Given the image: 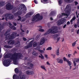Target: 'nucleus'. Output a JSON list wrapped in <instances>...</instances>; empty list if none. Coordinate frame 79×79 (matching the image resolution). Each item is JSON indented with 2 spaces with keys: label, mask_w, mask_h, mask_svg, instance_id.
Returning a JSON list of instances; mask_svg holds the SVG:
<instances>
[{
  "label": "nucleus",
  "mask_w": 79,
  "mask_h": 79,
  "mask_svg": "<svg viewBox=\"0 0 79 79\" xmlns=\"http://www.w3.org/2000/svg\"><path fill=\"white\" fill-rule=\"evenodd\" d=\"M52 48V47H49L46 49V50H51Z\"/></svg>",
  "instance_id": "f704fd0d"
},
{
  "label": "nucleus",
  "mask_w": 79,
  "mask_h": 79,
  "mask_svg": "<svg viewBox=\"0 0 79 79\" xmlns=\"http://www.w3.org/2000/svg\"><path fill=\"white\" fill-rule=\"evenodd\" d=\"M75 60H74L73 62L74 66H76V62H75Z\"/></svg>",
  "instance_id": "09e8293b"
},
{
  "label": "nucleus",
  "mask_w": 79,
  "mask_h": 79,
  "mask_svg": "<svg viewBox=\"0 0 79 79\" xmlns=\"http://www.w3.org/2000/svg\"><path fill=\"white\" fill-rule=\"evenodd\" d=\"M76 18V16H74L73 18H72V19L73 21H75V19Z\"/></svg>",
  "instance_id": "de8ad7c7"
},
{
  "label": "nucleus",
  "mask_w": 79,
  "mask_h": 79,
  "mask_svg": "<svg viewBox=\"0 0 79 79\" xmlns=\"http://www.w3.org/2000/svg\"><path fill=\"white\" fill-rule=\"evenodd\" d=\"M33 64L31 63L30 64V67H31V68H32V67H33Z\"/></svg>",
  "instance_id": "6e6d98bb"
},
{
  "label": "nucleus",
  "mask_w": 79,
  "mask_h": 79,
  "mask_svg": "<svg viewBox=\"0 0 79 79\" xmlns=\"http://www.w3.org/2000/svg\"><path fill=\"white\" fill-rule=\"evenodd\" d=\"M58 31V29H57V27L56 26L52 27V28L49 29L48 30L47 32H46L44 34V35H48V34H56L57 32Z\"/></svg>",
  "instance_id": "f03ea898"
},
{
  "label": "nucleus",
  "mask_w": 79,
  "mask_h": 79,
  "mask_svg": "<svg viewBox=\"0 0 79 79\" xmlns=\"http://www.w3.org/2000/svg\"><path fill=\"white\" fill-rule=\"evenodd\" d=\"M75 45H76V42L73 43L72 44L73 47H74V46H75Z\"/></svg>",
  "instance_id": "864d4df0"
},
{
  "label": "nucleus",
  "mask_w": 79,
  "mask_h": 79,
  "mask_svg": "<svg viewBox=\"0 0 79 79\" xmlns=\"http://www.w3.org/2000/svg\"><path fill=\"white\" fill-rule=\"evenodd\" d=\"M22 12H23V10L21 11L20 10L17 12L19 15H22Z\"/></svg>",
  "instance_id": "4be33fe9"
},
{
  "label": "nucleus",
  "mask_w": 79,
  "mask_h": 79,
  "mask_svg": "<svg viewBox=\"0 0 79 79\" xmlns=\"http://www.w3.org/2000/svg\"><path fill=\"white\" fill-rule=\"evenodd\" d=\"M58 2L59 5H61V4L63 3V0H59L58 1Z\"/></svg>",
  "instance_id": "7c9ffc66"
},
{
  "label": "nucleus",
  "mask_w": 79,
  "mask_h": 79,
  "mask_svg": "<svg viewBox=\"0 0 79 79\" xmlns=\"http://www.w3.org/2000/svg\"><path fill=\"white\" fill-rule=\"evenodd\" d=\"M18 18H19V19H17V20L18 21H20V20H21V16H18Z\"/></svg>",
  "instance_id": "ea45409f"
},
{
  "label": "nucleus",
  "mask_w": 79,
  "mask_h": 79,
  "mask_svg": "<svg viewBox=\"0 0 79 79\" xmlns=\"http://www.w3.org/2000/svg\"><path fill=\"white\" fill-rule=\"evenodd\" d=\"M16 35H17V33L14 32L10 35H9L8 37L6 36L5 38L6 39H8V40L13 39H14V37H15V36H16Z\"/></svg>",
  "instance_id": "39448f33"
},
{
  "label": "nucleus",
  "mask_w": 79,
  "mask_h": 79,
  "mask_svg": "<svg viewBox=\"0 0 79 79\" xmlns=\"http://www.w3.org/2000/svg\"><path fill=\"white\" fill-rule=\"evenodd\" d=\"M20 79H25V77L24 76H22L20 77Z\"/></svg>",
  "instance_id": "a18cd8bd"
},
{
  "label": "nucleus",
  "mask_w": 79,
  "mask_h": 79,
  "mask_svg": "<svg viewBox=\"0 0 79 79\" xmlns=\"http://www.w3.org/2000/svg\"><path fill=\"white\" fill-rule=\"evenodd\" d=\"M57 23L59 25H61V24H63V23L61 21V19H60L59 20V21H58L57 22Z\"/></svg>",
  "instance_id": "ddd939ff"
},
{
  "label": "nucleus",
  "mask_w": 79,
  "mask_h": 79,
  "mask_svg": "<svg viewBox=\"0 0 79 79\" xmlns=\"http://www.w3.org/2000/svg\"><path fill=\"white\" fill-rule=\"evenodd\" d=\"M46 64H47L48 65H50V63H49L48 61L47 62Z\"/></svg>",
  "instance_id": "052dcab7"
},
{
  "label": "nucleus",
  "mask_w": 79,
  "mask_h": 79,
  "mask_svg": "<svg viewBox=\"0 0 79 79\" xmlns=\"http://www.w3.org/2000/svg\"><path fill=\"white\" fill-rule=\"evenodd\" d=\"M33 15V12H31L27 13L25 15L26 18H28V17H30V16Z\"/></svg>",
  "instance_id": "6e6552de"
},
{
  "label": "nucleus",
  "mask_w": 79,
  "mask_h": 79,
  "mask_svg": "<svg viewBox=\"0 0 79 79\" xmlns=\"http://www.w3.org/2000/svg\"><path fill=\"white\" fill-rule=\"evenodd\" d=\"M39 37H40V36L39 35H37L36 37V40H38V39H39Z\"/></svg>",
  "instance_id": "8fccbe9b"
},
{
  "label": "nucleus",
  "mask_w": 79,
  "mask_h": 79,
  "mask_svg": "<svg viewBox=\"0 0 79 79\" xmlns=\"http://www.w3.org/2000/svg\"><path fill=\"white\" fill-rule=\"evenodd\" d=\"M14 25V26H16V25H17V24H16V23H13Z\"/></svg>",
  "instance_id": "338daca9"
},
{
  "label": "nucleus",
  "mask_w": 79,
  "mask_h": 79,
  "mask_svg": "<svg viewBox=\"0 0 79 79\" xmlns=\"http://www.w3.org/2000/svg\"><path fill=\"white\" fill-rule=\"evenodd\" d=\"M74 27H75L76 28H77V25L76 24H75L74 25Z\"/></svg>",
  "instance_id": "69168bd1"
},
{
  "label": "nucleus",
  "mask_w": 79,
  "mask_h": 79,
  "mask_svg": "<svg viewBox=\"0 0 79 79\" xmlns=\"http://www.w3.org/2000/svg\"><path fill=\"white\" fill-rule=\"evenodd\" d=\"M74 60L75 61V62L77 63V62L79 61V59L74 58Z\"/></svg>",
  "instance_id": "473e14b6"
},
{
  "label": "nucleus",
  "mask_w": 79,
  "mask_h": 79,
  "mask_svg": "<svg viewBox=\"0 0 79 79\" xmlns=\"http://www.w3.org/2000/svg\"><path fill=\"white\" fill-rule=\"evenodd\" d=\"M59 48H58L57 49L56 54L57 56H59L60 55V52H59Z\"/></svg>",
  "instance_id": "aec40b11"
},
{
  "label": "nucleus",
  "mask_w": 79,
  "mask_h": 79,
  "mask_svg": "<svg viewBox=\"0 0 79 79\" xmlns=\"http://www.w3.org/2000/svg\"><path fill=\"white\" fill-rule=\"evenodd\" d=\"M71 56H73V55H72V54H69L68 55V56L69 58H71Z\"/></svg>",
  "instance_id": "3c124183"
},
{
  "label": "nucleus",
  "mask_w": 79,
  "mask_h": 79,
  "mask_svg": "<svg viewBox=\"0 0 79 79\" xmlns=\"http://www.w3.org/2000/svg\"><path fill=\"white\" fill-rule=\"evenodd\" d=\"M24 48L25 49H27L28 48H29V47L28 45H27V46H25L24 47Z\"/></svg>",
  "instance_id": "4c0bfd02"
},
{
  "label": "nucleus",
  "mask_w": 79,
  "mask_h": 79,
  "mask_svg": "<svg viewBox=\"0 0 79 79\" xmlns=\"http://www.w3.org/2000/svg\"><path fill=\"white\" fill-rule=\"evenodd\" d=\"M13 79H17L19 78V76L15 75V74H14L13 76Z\"/></svg>",
  "instance_id": "f8f14e48"
},
{
  "label": "nucleus",
  "mask_w": 79,
  "mask_h": 79,
  "mask_svg": "<svg viewBox=\"0 0 79 79\" xmlns=\"http://www.w3.org/2000/svg\"><path fill=\"white\" fill-rule=\"evenodd\" d=\"M70 24V22H69V21L67 22V25H69Z\"/></svg>",
  "instance_id": "e2e57ef3"
},
{
  "label": "nucleus",
  "mask_w": 79,
  "mask_h": 79,
  "mask_svg": "<svg viewBox=\"0 0 79 79\" xmlns=\"http://www.w3.org/2000/svg\"><path fill=\"white\" fill-rule=\"evenodd\" d=\"M27 61H30L31 62H32V59H31V58H29V59H28Z\"/></svg>",
  "instance_id": "49530a36"
},
{
  "label": "nucleus",
  "mask_w": 79,
  "mask_h": 79,
  "mask_svg": "<svg viewBox=\"0 0 79 79\" xmlns=\"http://www.w3.org/2000/svg\"><path fill=\"white\" fill-rule=\"evenodd\" d=\"M48 0H43L44 3H45V2H47Z\"/></svg>",
  "instance_id": "bf43d9fd"
},
{
  "label": "nucleus",
  "mask_w": 79,
  "mask_h": 79,
  "mask_svg": "<svg viewBox=\"0 0 79 79\" xmlns=\"http://www.w3.org/2000/svg\"><path fill=\"white\" fill-rule=\"evenodd\" d=\"M34 2L36 4H37V1H36V0H34Z\"/></svg>",
  "instance_id": "680f3d73"
},
{
  "label": "nucleus",
  "mask_w": 79,
  "mask_h": 79,
  "mask_svg": "<svg viewBox=\"0 0 79 79\" xmlns=\"http://www.w3.org/2000/svg\"><path fill=\"white\" fill-rule=\"evenodd\" d=\"M11 40H9L8 41H7V43L8 45H10V43H11Z\"/></svg>",
  "instance_id": "c03bdc74"
},
{
  "label": "nucleus",
  "mask_w": 79,
  "mask_h": 79,
  "mask_svg": "<svg viewBox=\"0 0 79 79\" xmlns=\"http://www.w3.org/2000/svg\"><path fill=\"white\" fill-rule=\"evenodd\" d=\"M40 55L41 56H39V57L42 60H44V57L43 56L42 54H41Z\"/></svg>",
  "instance_id": "412c9836"
},
{
  "label": "nucleus",
  "mask_w": 79,
  "mask_h": 79,
  "mask_svg": "<svg viewBox=\"0 0 79 79\" xmlns=\"http://www.w3.org/2000/svg\"><path fill=\"white\" fill-rule=\"evenodd\" d=\"M4 47L5 48H12V47L10 46H9L8 45H6L4 46Z\"/></svg>",
  "instance_id": "2eb2a0df"
},
{
  "label": "nucleus",
  "mask_w": 79,
  "mask_h": 79,
  "mask_svg": "<svg viewBox=\"0 0 79 79\" xmlns=\"http://www.w3.org/2000/svg\"><path fill=\"white\" fill-rule=\"evenodd\" d=\"M69 8V6L67 5L66 6V7L65 8V9H66V10L67 9H68V8Z\"/></svg>",
  "instance_id": "4d7b16f0"
},
{
  "label": "nucleus",
  "mask_w": 79,
  "mask_h": 79,
  "mask_svg": "<svg viewBox=\"0 0 79 79\" xmlns=\"http://www.w3.org/2000/svg\"><path fill=\"white\" fill-rule=\"evenodd\" d=\"M60 19L61 20V21L63 24L65 22V19Z\"/></svg>",
  "instance_id": "58836bf2"
},
{
  "label": "nucleus",
  "mask_w": 79,
  "mask_h": 79,
  "mask_svg": "<svg viewBox=\"0 0 79 79\" xmlns=\"http://www.w3.org/2000/svg\"><path fill=\"white\" fill-rule=\"evenodd\" d=\"M15 71L16 73H19V69L18 68H16L15 69Z\"/></svg>",
  "instance_id": "5701e85b"
},
{
  "label": "nucleus",
  "mask_w": 79,
  "mask_h": 79,
  "mask_svg": "<svg viewBox=\"0 0 79 79\" xmlns=\"http://www.w3.org/2000/svg\"><path fill=\"white\" fill-rule=\"evenodd\" d=\"M4 28V26L3 25H1L0 26V32H1V31Z\"/></svg>",
  "instance_id": "a878e982"
},
{
  "label": "nucleus",
  "mask_w": 79,
  "mask_h": 79,
  "mask_svg": "<svg viewBox=\"0 0 79 79\" xmlns=\"http://www.w3.org/2000/svg\"><path fill=\"white\" fill-rule=\"evenodd\" d=\"M24 67V68L26 69H31V68L29 67H28L27 66H25Z\"/></svg>",
  "instance_id": "b1692460"
},
{
  "label": "nucleus",
  "mask_w": 79,
  "mask_h": 79,
  "mask_svg": "<svg viewBox=\"0 0 79 79\" xmlns=\"http://www.w3.org/2000/svg\"><path fill=\"white\" fill-rule=\"evenodd\" d=\"M14 44H15V40H14L12 41L10 43V45H13Z\"/></svg>",
  "instance_id": "c9c22d12"
},
{
  "label": "nucleus",
  "mask_w": 79,
  "mask_h": 79,
  "mask_svg": "<svg viewBox=\"0 0 79 79\" xmlns=\"http://www.w3.org/2000/svg\"><path fill=\"white\" fill-rule=\"evenodd\" d=\"M67 62V63L69 65V66H71V62L70 61H68Z\"/></svg>",
  "instance_id": "2f4dec72"
},
{
  "label": "nucleus",
  "mask_w": 79,
  "mask_h": 79,
  "mask_svg": "<svg viewBox=\"0 0 79 79\" xmlns=\"http://www.w3.org/2000/svg\"><path fill=\"white\" fill-rule=\"evenodd\" d=\"M5 2L4 1H0V6H4V4Z\"/></svg>",
  "instance_id": "4468645a"
},
{
  "label": "nucleus",
  "mask_w": 79,
  "mask_h": 79,
  "mask_svg": "<svg viewBox=\"0 0 79 79\" xmlns=\"http://www.w3.org/2000/svg\"><path fill=\"white\" fill-rule=\"evenodd\" d=\"M23 40L24 41H26V40H27V39L24 37H23Z\"/></svg>",
  "instance_id": "13d9d810"
},
{
  "label": "nucleus",
  "mask_w": 79,
  "mask_h": 79,
  "mask_svg": "<svg viewBox=\"0 0 79 79\" xmlns=\"http://www.w3.org/2000/svg\"><path fill=\"white\" fill-rule=\"evenodd\" d=\"M62 16H68V14H65V13H62Z\"/></svg>",
  "instance_id": "e433bc0d"
},
{
  "label": "nucleus",
  "mask_w": 79,
  "mask_h": 79,
  "mask_svg": "<svg viewBox=\"0 0 79 79\" xmlns=\"http://www.w3.org/2000/svg\"><path fill=\"white\" fill-rule=\"evenodd\" d=\"M40 14L38 13L35 16H34L32 19V21H34L36 19L37 20H36L35 21H40V20H42L43 19V16H40Z\"/></svg>",
  "instance_id": "7ed1b4c3"
},
{
  "label": "nucleus",
  "mask_w": 79,
  "mask_h": 79,
  "mask_svg": "<svg viewBox=\"0 0 79 79\" xmlns=\"http://www.w3.org/2000/svg\"><path fill=\"white\" fill-rule=\"evenodd\" d=\"M5 16H7L8 19H13L14 18L13 15L11 14H6L5 15Z\"/></svg>",
  "instance_id": "0eeeda50"
},
{
  "label": "nucleus",
  "mask_w": 79,
  "mask_h": 79,
  "mask_svg": "<svg viewBox=\"0 0 79 79\" xmlns=\"http://www.w3.org/2000/svg\"><path fill=\"white\" fill-rule=\"evenodd\" d=\"M56 60L57 61V62L58 63H61V64L63 63V61L62 59L58 58Z\"/></svg>",
  "instance_id": "9d476101"
},
{
  "label": "nucleus",
  "mask_w": 79,
  "mask_h": 79,
  "mask_svg": "<svg viewBox=\"0 0 79 79\" xmlns=\"http://www.w3.org/2000/svg\"><path fill=\"white\" fill-rule=\"evenodd\" d=\"M34 72L31 71H28L26 72V74H29L30 75H32V74H34Z\"/></svg>",
  "instance_id": "9b49d317"
},
{
  "label": "nucleus",
  "mask_w": 79,
  "mask_h": 79,
  "mask_svg": "<svg viewBox=\"0 0 79 79\" xmlns=\"http://www.w3.org/2000/svg\"><path fill=\"white\" fill-rule=\"evenodd\" d=\"M8 32V31H6L4 34V35H5V36H7L8 35L7 34Z\"/></svg>",
  "instance_id": "72a5a7b5"
},
{
  "label": "nucleus",
  "mask_w": 79,
  "mask_h": 79,
  "mask_svg": "<svg viewBox=\"0 0 79 79\" xmlns=\"http://www.w3.org/2000/svg\"><path fill=\"white\" fill-rule=\"evenodd\" d=\"M32 42V41H31L29 43V45H28V47L29 48H30V47H32V43H31Z\"/></svg>",
  "instance_id": "f3484780"
},
{
  "label": "nucleus",
  "mask_w": 79,
  "mask_h": 79,
  "mask_svg": "<svg viewBox=\"0 0 79 79\" xmlns=\"http://www.w3.org/2000/svg\"><path fill=\"white\" fill-rule=\"evenodd\" d=\"M74 3H75V5H78V2L77 1H75Z\"/></svg>",
  "instance_id": "5fc2aeb1"
},
{
  "label": "nucleus",
  "mask_w": 79,
  "mask_h": 79,
  "mask_svg": "<svg viewBox=\"0 0 79 79\" xmlns=\"http://www.w3.org/2000/svg\"><path fill=\"white\" fill-rule=\"evenodd\" d=\"M45 39L44 38H41L40 43V45H43V44L45 43Z\"/></svg>",
  "instance_id": "1a4fd4ad"
},
{
  "label": "nucleus",
  "mask_w": 79,
  "mask_h": 79,
  "mask_svg": "<svg viewBox=\"0 0 79 79\" xmlns=\"http://www.w3.org/2000/svg\"><path fill=\"white\" fill-rule=\"evenodd\" d=\"M22 54L20 52L16 53L15 52L13 54L11 53H9L5 55L4 58L6 59H8L7 60L5 59L3 63L5 66H9L10 64V63L11 62V60L13 61L14 64H18V63L16 62V61L18 59L21 58L22 56Z\"/></svg>",
  "instance_id": "f257e3e1"
},
{
  "label": "nucleus",
  "mask_w": 79,
  "mask_h": 79,
  "mask_svg": "<svg viewBox=\"0 0 79 79\" xmlns=\"http://www.w3.org/2000/svg\"><path fill=\"white\" fill-rule=\"evenodd\" d=\"M73 0H64V1L65 2H67V3H68V2L70 3V2H71Z\"/></svg>",
  "instance_id": "bb28decb"
},
{
  "label": "nucleus",
  "mask_w": 79,
  "mask_h": 79,
  "mask_svg": "<svg viewBox=\"0 0 79 79\" xmlns=\"http://www.w3.org/2000/svg\"><path fill=\"white\" fill-rule=\"evenodd\" d=\"M39 52H40L41 53H44V51L43 50H40V49L39 50Z\"/></svg>",
  "instance_id": "79ce46f5"
},
{
  "label": "nucleus",
  "mask_w": 79,
  "mask_h": 79,
  "mask_svg": "<svg viewBox=\"0 0 79 79\" xmlns=\"http://www.w3.org/2000/svg\"><path fill=\"white\" fill-rule=\"evenodd\" d=\"M63 60L64 61H67V62H68L69 61V60L68 59L65 57L63 58Z\"/></svg>",
  "instance_id": "cd10ccee"
},
{
  "label": "nucleus",
  "mask_w": 79,
  "mask_h": 79,
  "mask_svg": "<svg viewBox=\"0 0 79 79\" xmlns=\"http://www.w3.org/2000/svg\"><path fill=\"white\" fill-rule=\"evenodd\" d=\"M19 10H23V13H26L27 11V8L26 7V6L24 4H21L19 5Z\"/></svg>",
  "instance_id": "20e7f679"
},
{
  "label": "nucleus",
  "mask_w": 79,
  "mask_h": 79,
  "mask_svg": "<svg viewBox=\"0 0 79 79\" xmlns=\"http://www.w3.org/2000/svg\"><path fill=\"white\" fill-rule=\"evenodd\" d=\"M39 31L40 32H44L45 31L43 29H40L39 30Z\"/></svg>",
  "instance_id": "a19ab883"
},
{
  "label": "nucleus",
  "mask_w": 79,
  "mask_h": 79,
  "mask_svg": "<svg viewBox=\"0 0 79 79\" xmlns=\"http://www.w3.org/2000/svg\"><path fill=\"white\" fill-rule=\"evenodd\" d=\"M6 9L8 10H12L13 8V6L11 5L10 3H9L6 5Z\"/></svg>",
  "instance_id": "423d86ee"
},
{
  "label": "nucleus",
  "mask_w": 79,
  "mask_h": 79,
  "mask_svg": "<svg viewBox=\"0 0 79 79\" xmlns=\"http://www.w3.org/2000/svg\"><path fill=\"white\" fill-rule=\"evenodd\" d=\"M60 37H59V38H57V41H56V43H57V42H58V41H59V40H60Z\"/></svg>",
  "instance_id": "603ef678"
},
{
  "label": "nucleus",
  "mask_w": 79,
  "mask_h": 79,
  "mask_svg": "<svg viewBox=\"0 0 79 79\" xmlns=\"http://www.w3.org/2000/svg\"><path fill=\"white\" fill-rule=\"evenodd\" d=\"M41 68H42V69H44L45 71H46V69H45V66L44 65H42L41 66Z\"/></svg>",
  "instance_id": "c756f323"
},
{
  "label": "nucleus",
  "mask_w": 79,
  "mask_h": 79,
  "mask_svg": "<svg viewBox=\"0 0 79 79\" xmlns=\"http://www.w3.org/2000/svg\"><path fill=\"white\" fill-rule=\"evenodd\" d=\"M14 15H15V16H18V15H19V14H18V12H17L15 13H14Z\"/></svg>",
  "instance_id": "37998d69"
},
{
  "label": "nucleus",
  "mask_w": 79,
  "mask_h": 79,
  "mask_svg": "<svg viewBox=\"0 0 79 79\" xmlns=\"http://www.w3.org/2000/svg\"><path fill=\"white\" fill-rule=\"evenodd\" d=\"M32 54L33 55H34V56H37V55H38V53H37L35 52V51L33 52L32 53Z\"/></svg>",
  "instance_id": "6ab92c4d"
},
{
  "label": "nucleus",
  "mask_w": 79,
  "mask_h": 79,
  "mask_svg": "<svg viewBox=\"0 0 79 79\" xmlns=\"http://www.w3.org/2000/svg\"><path fill=\"white\" fill-rule=\"evenodd\" d=\"M37 42H35L33 44V47H37Z\"/></svg>",
  "instance_id": "393cba45"
},
{
  "label": "nucleus",
  "mask_w": 79,
  "mask_h": 79,
  "mask_svg": "<svg viewBox=\"0 0 79 79\" xmlns=\"http://www.w3.org/2000/svg\"><path fill=\"white\" fill-rule=\"evenodd\" d=\"M16 44H18V45L16 46L17 47H20V42L19 41H18L16 43Z\"/></svg>",
  "instance_id": "a211bd4d"
},
{
  "label": "nucleus",
  "mask_w": 79,
  "mask_h": 79,
  "mask_svg": "<svg viewBox=\"0 0 79 79\" xmlns=\"http://www.w3.org/2000/svg\"><path fill=\"white\" fill-rule=\"evenodd\" d=\"M11 28L14 31L16 29V28L14 26H12V27H11Z\"/></svg>",
  "instance_id": "c85d7f7f"
},
{
  "label": "nucleus",
  "mask_w": 79,
  "mask_h": 79,
  "mask_svg": "<svg viewBox=\"0 0 79 79\" xmlns=\"http://www.w3.org/2000/svg\"><path fill=\"white\" fill-rule=\"evenodd\" d=\"M55 11H52L50 13L49 16H53V15H55Z\"/></svg>",
  "instance_id": "dca6fc26"
},
{
  "label": "nucleus",
  "mask_w": 79,
  "mask_h": 79,
  "mask_svg": "<svg viewBox=\"0 0 79 79\" xmlns=\"http://www.w3.org/2000/svg\"><path fill=\"white\" fill-rule=\"evenodd\" d=\"M77 34H79V29H78L77 31Z\"/></svg>",
  "instance_id": "774afa93"
},
{
  "label": "nucleus",
  "mask_w": 79,
  "mask_h": 79,
  "mask_svg": "<svg viewBox=\"0 0 79 79\" xmlns=\"http://www.w3.org/2000/svg\"><path fill=\"white\" fill-rule=\"evenodd\" d=\"M67 26V25L66 24H65L63 26V28H64L66 27Z\"/></svg>",
  "instance_id": "0e129e2a"
}]
</instances>
